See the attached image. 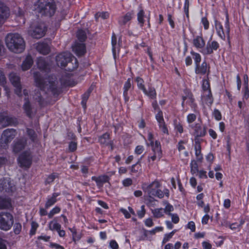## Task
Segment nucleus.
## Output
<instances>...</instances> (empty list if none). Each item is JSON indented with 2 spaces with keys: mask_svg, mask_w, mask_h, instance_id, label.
<instances>
[{
  "mask_svg": "<svg viewBox=\"0 0 249 249\" xmlns=\"http://www.w3.org/2000/svg\"><path fill=\"white\" fill-rule=\"evenodd\" d=\"M202 100L207 105H211L213 102V99L211 90H207L203 92Z\"/></svg>",
  "mask_w": 249,
  "mask_h": 249,
  "instance_id": "33",
  "label": "nucleus"
},
{
  "mask_svg": "<svg viewBox=\"0 0 249 249\" xmlns=\"http://www.w3.org/2000/svg\"><path fill=\"white\" fill-rule=\"evenodd\" d=\"M36 50L40 53L47 54L50 51V48L48 44L44 42H39L36 45Z\"/></svg>",
  "mask_w": 249,
  "mask_h": 249,
  "instance_id": "26",
  "label": "nucleus"
},
{
  "mask_svg": "<svg viewBox=\"0 0 249 249\" xmlns=\"http://www.w3.org/2000/svg\"><path fill=\"white\" fill-rule=\"evenodd\" d=\"M21 230V225L19 223H16L14 226V232L18 234L20 233Z\"/></svg>",
  "mask_w": 249,
  "mask_h": 249,
  "instance_id": "60",
  "label": "nucleus"
},
{
  "mask_svg": "<svg viewBox=\"0 0 249 249\" xmlns=\"http://www.w3.org/2000/svg\"><path fill=\"white\" fill-rule=\"evenodd\" d=\"M193 44L197 50L200 49V50H201L203 49L204 47L205 46L206 43L202 35H201L196 36L194 37L193 40Z\"/></svg>",
  "mask_w": 249,
  "mask_h": 249,
  "instance_id": "23",
  "label": "nucleus"
},
{
  "mask_svg": "<svg viewBox=\"0 0 249 249\" xmlns=\"http://www.w3.org/2000/svg\"><path fill=\"white\" fill-rule=\"evenodd\" d=\"M17 131L14 129H6L3 131L0 140V146L6 148L7 144L15 137Z\"/></svg>",
  "mask_w": 249,
  "mask_h": 249,
  "instance_id": "8",
  "label": "nucleus"
},
{
  "mask_svg": "<svg viewBox=\"0 0 249 249\" xmlns=\"http://www.w3.org/2000/svg\"><path fill=\"white\" fill-rule=\"evenodd\" d=\"M156 118L159 123L160 128L164 134H168V129L165 124V122L163 118L162 112L159 110L158 113L156 115Z\"/></svg>",
  "mask_w": 249,
  "mask_h": 249,
  "instance_id": "20",
  "label": "nucleus"
},
{
  "mask_svg": "<svg viewBox=\"0 0 249 249\" xmlns=\"http://www.w3.org/2000/svg\"><path fill=\"white\" fill-rule=\"evenodd\" d=\"M213 115L217 121H219L222 118V115L220 111L217 109H214Z\"/></svg>",
  "mask_w": 249,
  "mask_h": 249,
  "instance_id": "54",
  "label": "nucleus"
},
{
  "mask_svg": "<svg viewBox=\"0 0 249 249\" xmlns=\"http://www.w3.org/2000/svg\"><path fill=\"white\" fill-rule=\"evenodd\" d=\"M132 86V80L130 78L127 79V81L124 84L123 87V96L125 102H127L129 100L128 91L130 89Z\"/></svg>",
  "mask_w": 249,
  "mask_h": 249,
  "instance_id": "27",
  "label": "nucleus"
},
{
  "mask_svg": "<svg viewBox=\"0 0 249 249\" xmlns=\"http://www.w3.org/2000/svg\"><path fill=\"white\" fill-rule=\"evenodd\" d=\"M18 161L20 166L28 168L32 163V156L29 151L22 153L18 157Z\"/></svg>",
  "mask_w": 249,
  "mask_h": 249,
  "instance_id": "14",
  "label": "nucleus"
},
{
  "mask_svg": "<svg viewBox=\"0 0 249 249\" xmlns=\"http://www.w3.org/2000/svg\"><path fill=\"white\" fill-rule=\"evenodd\" d=\"M26 144V140L21 138L15 141L13 144V151L15 153H18L23 148Z\"/></svg>",
  "mask_w": 249,
  "mask_h": 249,
  "instance_id": "22",
  "label": "nucleus"
},
{
  "mask_svg": "<svg viewBox=\"0 0 249 249\" xmlns=\"http://www.w3.org/2000/svg\"><path fill=\"white\" fill-rule=\"evenodd\" d=\"M157 145V148L156 146L152 149V151L154 153V155L151 156H149L148 157V165H151L153 163V161H155L156 160H160V158L162 157V151L161 147H160V146H158V143H156Z\"/></svg>",
  "mask_w": 249,
  "mask_h": 249,
  "instance_id": "18",
  "label": "nucleus"
},
{
  "mask_svg": "<svg viewBox=\"0 0 249 249\" xmlns=\"http://www.w3.org/2000/svg\"><path fill=\"white\" fill-rule=\"evenodd\" d=\"M47 28L43 23H37L32 24L28 31L29 34L33 37L39 39L45 35Z\"/></svg>",
  "mask_w": 249,
  "mask_h": 249,
  "instance_id": "6",
  "label": "nucleus"
},
{
  "mask_svg": "<svg viewBox=\"0 0 249 249\" xmlns=\"http://www.w3.org/2000/svg\"><path fill=\"white\" fill-rule=\"evenodd\" d=\"M189 126L193 129V135L196 138L204 137L206 133V127L202 126L200 124L197 123L195 124H190Z\"/></svg>",
  "mask_w": 249,
  "mask_h": 249,
  "instance_id": "15",
  "label": "nucleus"
},
{
  "mask_svg": "<svg viewBox=\"0 0 249 249\" xmlns=\"http://www.w3.org/2000/svg\"><path fill=\"white\" fill-rule=\"evenodd\" d=\"M33 99L37 102L39 105L43 106L44 105V100L41 97V93L37 90H35L34 94H33Z\"/></svg>",
  "mask_w": 249,
  "mask_h": 249,
  "instance_id": "38",
  "label": "nucleus"
},
{
  "mask_svg": "<svg viewBox=\"0 0 249 249\" xmlns=\"http://www.w3.org/2000/svg\"><path fill=\"white\" fill-rule=\"evenodd\" d=\"M10 16V11L3 2L0 1V26L2 25Z\"/></svg>",
  "mask_w": 249,
  "mask_h": 249,
  "instance_id": "17",
  "label": "nucleus"
},
{
  "mask_svg": "<svg viewBox=\"0 0 249 249\" xmlns=\"http://www.w3.org/2000/svg\"><path fill=\"white\" fill-rule=\"evenodd\" d=\"M5 41L7 47L12 52L19 53L25 50V42L19 34H8L5 37Z\"/></svg>",
  "mask_w": 249,
  "mask_h": 249,
  "instance_id": "2",
  "label": "nucleus"
},
{
  "mask_svg": "<svg viewBox=\"0 0 249 249\" xmlns=\"http://www.w3.org/2000/svg\"><path fill=\"white\" fill-rule=\"evenodd\" d=\"M244 221L243 220L241 219V220H240L239 223L236 222V223L230 224H229V227L232 230L239 231L241 229V227L244 224Z\"/></svg>",
  "mask_w": 249,
  "mask_h": 249,
  "instance_id": "42",
  "label": "nucleus"
},
{
  "mask_svg": "<svg viewBox=\"0 0 249 249\" xmlns=\"http://www.w3.org/2000/svg\"><path fill=\"white\" fill-rule=\"evenodd\" d=\"M122 183L124 187H128L132 185V180L130 178H126L123 180Z\"/></svg>",
  "mask_w": 249,
  "mask_h": 249,
  "instance_id": "63",
  "label": "nucleus"
},
{
  "mask_svg": "<svg viewBox=\"0 0 249 249\" xmlns=\"http://www.w3.org/2000/svg\"><path fill=\"white\" fill-rule=\"evenodd\" d=\"M191 54L193 56V59L195 61V66L197 64H199L201 60V56L200 54L197 53H196L193 51H192L191 52Z\"/></svg>",
  "mask_w": 249,
  "mask_h": 249,
  "instance_id": "47",
  "label": "nucleus"
},
{
  "mask_svg": "<svg viewBox=\"0 0 249 249\" xmlns=\"http://www.w3.org/2000/svg\"><path fill=\"white\" fill-rule=\"evenodd\" d=\"M14 223V218L12 214L7 212L0 213V229L4 231L10 230Z\"/></svg>",
  "mask_w": 249,
  "mask_h": 249,
  "instance_id": "7",
  "label": "nucleus"
},
{
  "mask_svg": "<svg viewBox=\"0 0 249 249\" xmlns=\"http://www.w3.org/2000/svg\"><path fill=\"white\" fill-rule=\"evenodd\" d=\"M58 176L56 173H53L47 178L45 183L46 184H50L53 182L54 180L57 178Z\"/></svg>",
  "mask_w": 249,
  "mask_h": 249,
  "instance_id": "49",
  "label": "nucleus"
},
{
  "mask_svg": "<svg viewBox=\"0 0 249 249\" xmlns=\"http://www.w3.org/2000/svg\"><path fill=\"white\" fill-rule=\"evenodd\" d=\"M91 179L95 181L97 185L99 187H102L105 183L109 181V177L107 175H102L99 177L93 176Z\"/></svg>",
  "mask_w": 249,
  "mask_h": 249,
  "instance_id": "29",
  "label": "nucleus"
},
{
  "mask_svg": "<svg viewBox=\"0 0 249 249\" xmlns=\"http://www.w3.org/2000/svg\"><path fill=\"white\" fill-rule=\"evenodd\" d=\"M38 227V224L34 221L31 223V229L30 230V234L34 235L36 233V231Z\"/></svg>",
  "mask_w": 249,
  "mask_h": 249,
  "instance_id": "52",
  "label": "nucleus"
},
{
  "mask_svg": "<svg viewBox=\"0 0 249 249\" xmlns=\"http://www.w3.org/2000/svg\"><path fill=\"white\" fill-rule=\"evenodd\" d=\"M74 60L75 65L71 67L69 66V71H72L78 67V62L76 58L72 56V54L69 52H64L57 55L56 57V62L57 65L60 67H65L67 65L71 63V61Z\"/></svg>",
  "mask_w": 249,
  "mask_h": 249,
  "instance_id": "5",
  "label": "nucleus"
},
{
  "mask_svg": "<svg viewBox=\"0 0 249 249\" xmlns=\"http://www.w3.org/2000/svg\"><path fill=\"white\" fill-rule=\"evenodd\" d=\"M109 246L112 249H118L119 248L118 243L114 240H112L110 241Z\"/></svg>",
  "mask_w": 249,
  "mask_h": 249,
  "instance_id": "64",
  "label": "nucleus"
},
{
  "mask_svg": "<svg viewBox=\"0 0 249 249\" xmlns=\"http://www.w3.org/2000/svg\"><path fill=\"white\" fill-rule=\"evenodd\" d=\"M18 123L17 119L8 115L7 112H3L0 113V124L3 127L8 125H16Z\"/></svg>",
  "mask_w": 249,
  "mask_h": 249,
  "instance_id": "10",
  "label": "nucleus"
},
{
  "mask_svg": "<svg viewBox=\"0 0 249 249\" xmlns=\"http://www.w3.org/2000/svg\"><path fill=\"white\" fill-rule=\"evenodd\" d=\"M61 211V208L59 206H56L53 208L48 213V217L49 218H52L54 215L59 213Z\"/></svg>",
  "mask_w": 249,
  "mask_h": 249,
  "instance_id": "46",
  "label": "nucleus"
},
{
  "mask_svg": "<svg viewBox=\"0 0 249 249\" xmlns=\"http://www.w3.org/2000/svg\"><path fill=\"white\" fill-rule=\"evenodd\" d=\"M36 6L38 12L49 17L53 15L56 11L53 0H38Z\"/></svg>",
  "mask_w": 249,
  "mask_h": 249,
  "instance_id": "4",
  "label": "nucleus"
},
{
  "mask_svg": "<svg viewBox=\"0 0 249 249\" xmlns=\"http://www.w3.org/2000/svg\"><path fill=\"white\" fill-rule=\"evenodd\" d=\"M151 212L155 218H160L163 216L165 211L162 208H156L151 210Z\"/></svg>",
  "mask_w": 249,
  "mask_h": 249,
  "instance_id": "40",
  "label": "nucleus"
},
{
  "mask_svg": "<svg viewBox=\"0 0 249 249\" xmlns=\"http://www.w3.org/2000/svg\"><path fill=\"white\" fill-rule=\"evenodd\" d=\"M48 227L50 230L52 231H58L61 229V225L58 222L57 218L55 217L48 224Z\"/></svg>",
  "mask_w": 249,
  "mask_h": 249,
  "instance_id": "34",
  "label": "nucleus"
},
{
  "mask_svg": "<svg viewBox=\"0 0 249 249\" xmlns=\"http://www.w3.org/2000/svg\"><path fill=\"white\" fill-rule=\"evenodd\" d=\"M219 47V43L215 41H208L203 49L200 50L201 53L203 55H209L213 53V51H216Z\"/></svg>",
  "mask_w": 249,
  "mask_h": 249,
  "instance_id": "12",
  "label": "nucleus"
},
{
  "mask_svg": "<svg viewBox=\"0 0 249 249\" xmlns=\"http://www.w3.org/2000/svg\"><path fill=\"white\" fill-rule=\"evenodd\" d=\"M26 131L28 136L29 137L31 141L33 142H35L37 137V135L35 131L33 129L30 128H27Z\"/></svg>",
  "mask_w": 249,
  "mask_h": 249,
  "instance_id": "48",
  "label": "nucleus"
},
{
  "mask_svg": "<svg viewBox=\"0 0 249 249\" xmlns=\"http://www.w3.org/2000/svg\"><path fill=\"white\" fill-rule=\"evenodd\" d=\"M161 184L158 180H155L149 184H144L142 185L143 191L147 193L151 199L153 198L152 196L157 197L159 198H162L164 196L167 197L169 196V191L167 189H164L163 191L160 188Z\"/></svg>",
  "mask_w": 249,
  "mask_h": 249,
  "instance_id": "3",
  "label": "nucleus"
},
{
  "mask_svg": "<svg viewBox=\"0 0 249 249\" xmlns=\"http://www.w3.org/2000/svg\"><path fill=\"white\" fill-rule=\"evenodd\" d=\"M145 213V211L144 209V206L142 205L141 206V210L137 212V214L139 218H142L144 217Z\"/></svg>",
  "mask_w": 249,
  "mask_h": 249,
  "instance_id": "62",
  "label": "nucleus"
},
{
  "mask_svg": "<svg viewBox=\"0 0 249 249\" xmlns=\"http://www.w3.org/2000/svg\"><path fill=\"white\" fill-rule=\"evenodd\" d=\"M201 22L204 26L205 30H207L209 28V22L206 17H203L201 18Z\"/></svg>",
  "mask_w": 249,
  "mask_h": 249,
  "instance_id": "58",
  "label": "nucleus"
},
{
  "mask_svg": "<svg viewBox=\"0 0 249 249\" xmlns=\"http://www.w3.org/2000/svg\"><path fill=\"white\" fill-rule=\"evenodd\" d=\"M134 15V12L133 11L127 12L124 16L119 18L118 20L119 24L121 25H125L127 22L132 18Z\"/></svg>",
  "mask_w": 249,
  "mask_h": 249,
  "instance_id": "32",
  "label": "nucleus"
},
{
  "mask_svg": "<svg viewBox=\"0 0 249 249\" xmlns=\"http://www.w3.org/2000/svg\"><path fill=\"white\" fill-rule=\"evenodd\" d=\"M15 189V186L11 183L8 178L0 179V190L6 192H12Z\"/></svg>",
  "mask_w": 249,
  "mask_h": 249,
  "instance_id": "19",
  "label": "nucleus"
},
{
  "mask_svg": "<svg viewBox=\"0 0 249 249\" xmlns=\"http://www.w3.org/2000/svg\"><path fill=\"white\" fill-rule=\"evenodd\" d=\"M185 101H186V103L188 104L193 109L194 112L197 113L198 112L197 105L195 103V99L191 92H187L186 93L185 96H182V102L181 104L182 107L184 106Z\"/></svg>",
  "mask_w": 249,
  "mask_h": 249,
  "instance_id": "13",
  "label": "nucleus"
},
{
  "mask_svg": "<svg viewBox=\"0 0 249 249\" xmlns=\"http://www.w3.org/2000/svg\"><path fill=\"white\" fill-rule=\"evenodd\" d=\"M11 207V203L9 198L0 197V209H10Z\"/></svg>",
  "mask_w": 249,
  "mask_h": 249,
  "instance_id": "35",
  "label": "nucleus"
},
{
  "mask_svg": "<svg viewBox=\"0 0 249 249\" xmlns=\"http://www.w3.org/2000/svg\"><path fill=\"white\" fill-rule=\"evenodd\" d=\"M60 193H53L52 196H48L46 201L45 204L46 209H49L51 206H53L57 201V197L60 195Z\"/></svg>",
  "mask_w": 249,
  "mask_h": 249,
  "instance_id": "24",
  "label": "nucleus"
},
{
  "mask_svg": "<svg viewBox=\"0 0 249 249\" xmlns=\"http://www.w3.org/2000/svg\"><path fill=\"white\" fill-rule=\"evenodd\" d=\"M48 60V58L46 59L42 57L38 58L36 63L38 69L45 71L50 70V65Z\"/></svg>",
  "mask_w": 249,
  "mask_h": 249,
  "instance_id": "21",
  "label": "nucleus"
},
{
  "mask_svg": "<svg viewBox=\"0 0 249 249\" xmlns=\"http://www.w3.org/2000/svg\"><path fill=\"white\" fill-rule=\"evenodd\" d=\"M144 148L142 145H138L136 147L135 149V154L137 155H141L144 151Z\"/></svg>",
  "mask_w": 249,
  "mask_h": 249,
  "instance_id": "59",
  "label": "nucleus"
},
{
  "mask_svg": "<svg viewBox=\"0 0 249 249\" xmlns=\"http://www.w3.org/2000/svg\"><path fill=\"white\" fill-rule=\"evenodd\" d=\"M146 17H147V16L145 15L143 10L142 8H140L139 9V12L137 14V19L139 24L141 27H142L143 26L145 21L144 18H146Z\"/></svg>",
  "mask_w": 249,
  "mask_h": 249,
  "instance_id": "36",
  "label": "nucleus"
},
{
  "mask_svg": "<svg viewBox=\"0 0 249 249\" xmlns=\"http://www.w3.org/2000/svg\"><path fill=\"white\" fill-rule=\"evenodd\" d=\"M34 77L36 86L41 90L46 93L51 91L54 95L58 94L59 90L55 84L56 81L55 77L49 76L44 78L39 72H35L34 73Z\"/></svg>",
  "mask_w": 249,
  "mask_h": 249,
  "instance_id": "1",
  "label": "nucleus"
},
{
  "mask_svg": "<svg viewBox=\"0 0 249 249\" xmlns=\"http://www.w3.org/2000/svg\"><path fill=\"white\" fill-rule=\"evenodd\" d=\"M214 26L218 36L222 39L225 40L226 38L225 34L224 32L223 27L221 22L217 19H214Z\"/></svg>",
  "mask_w": 249,
  "mask_h": 249,
  "instance_id": "28",
  "label": "nucleus"
},
{
  "mask_svg": "<svg viewBox=\"0 0 249 249\" xmlns=\"http://www.w3.org/2000/svg\"><path fill=\"white\" fill-rule=\"evenodd\" d=\"M168 214L169 215L171 216L172 221L173 223H174L175 224H177L179 222V218L177 214L171 213H168Z\"/></svg>",
  "mask_w": 249,
  "mask_h": 249,
  "instance_id": "61",
  "label": "nucleus"
},
{
  "mask_svg": "<svg viewBox=\"0 0 249 249\" xmlns=\"http://www.w3.org/2000/svg\"><path fill=\"white\" fill-rule=\"evenodd\" d=\"M196 115L194 113H190L187 116V122L188 124H192L194 122L196 121Z\"/></svg>",
  "mask_w": 249,
  "mask_h": 249,
  "instance_id": "50",
  "label": "nucleus"
},
{
  "mask_svg": "<svg viewBox=\"0 0 249 249\" xmlns=\"http://www.w3.org/2000/svg\"><path fill=\"white\" fill-rule=\"evenodd\" d=\"M202 88L203 90V92H205L207 90H210V85L208 80H203Z\"/></svg>",
  "mask_w": 249,
  "mask_h": 249,
  "instance_id": "57",
  "label": "nucleus"
},
{
  "mask_svg": "<svg viewBox=\"0 0 249 249\" xmlns=\"http://www.w3.org/2000/svg\"><path fill=\"white\" fill-rule=\"evenodd\" d=\"M9 80L15 88V93L19 97L22 95L20 78L16 73L11 72L9 76Z\"/></svg>",
  "mask_w": 249,
  "mask_h": 249,
  "instance_id": "9",
  "label": "nucleus"
},
{
  "mask_svg": "<svg viewBox=\"0 0 249 249\" xmlns=\"http://www.w3.org/2000/svg\"><path fill=\"white\" fill-rule=\"evenodd\" d=\"M143 93L151 99H155L156 98V90L153 87H149L148 90L146 89V92H143Z\"/></svg>",
  "mask_w": 249,
  "mask_h": 249,
  "instance_id": "41",
  "label": "nucleus"
},
{
  "mask_svg": "<svg viewBox=\"0 0 249 249\" xmlns=\"http://www.w3.org/2000/svg\"><path fill=\"white\" fill-rule=\"evenodd\" d=\"M77 37L81 42H84L87 38V35L85 31L79 30L77 32Z\"/></svg>",
  "mask_w": 249,
  "mask_h": 249,
  "instance_id": "45",
  "label": "nucleus"
},
{
  "mask_svg": "<svg viewBox=\"0 0 249 249\" xmlns=\"http://www.w3.org/2000/svg\"><path fill=\"white\" fill-rule=\"evenodd\" d=\"M93 89V88L91 86L89 89L82 95V100L81 101V104L83 107L86 108V103L88 101L89 95Z\"/></svg>",
  "mask_w": 249,
  "mask_h": 249,
  "instance_id": "37",
  "label": "nucleus"
},
{
  "mask_svg": "<svg viewBox=\"0 0 249 249\" xmlns=\"http://www.w3.org/2000/svg\"><path fill=\"white\" fill-rule=\"evenodd\" d=\"M77 144L75 141H71L69 143V149L70 152H74L77 149Z\"/></svg>",
  "mask_w": 249,
  "mask_h": 249,
  "instance_id": "55",
  "label": "nucleus"
},
{
  "mask_svg": "<svg viewBox=\"0 0 249 249\" xmlns=\"http://www.w3.org/2000/svg\"><path fill=\"white\" fill-rule=\"evenodd\" d=\"M136 81L138 88L142 90L143 92H146V88L144 85L143 80L140 77H137L136 78Z\"/></svg>",
  "mask_w": 249,
  "mask_h": 249,
  "instance_id": "44",
  "label": "nucleus"
},
{
  "mask_svg": "<svg viewBox=\"0 0 249 249\" xmlns=\"http://www.w3.org/2000/svg\"><path fill=\"white\" fill-rule=\"evenodd\" d=\"M148 140L150 142V145L152 147V149L155 148L156 146L157 147L156 143H158V144H159L160 147H161L160 143L158 141H156L155 142L154 141V137L153 135L151 132H148Z\"/></svg>",
  "mask_w": 249,
  "mask_h": 249,
  "instance_id": "43",
  "label": "nucleus"
},
{
  "mask_svg": "<svg viewBox=\"0 0 249 249\" xmlns=\"http://www.w3.org/2000/svg\"><path fill=\"white\" fill-rule=\"evenodd\" d=\"M23 94L25 96L24 103L23 105V108L26 115L31 118L34 113H35L34 108L31 105V104L28 99V91L25 89L23 90Z\"/></svg>",
  "mask_w": 249,
  "mask_h": 249,
  "instance_id": "11",
  "label": "nucleus"
},
{
  "mask_svg": "<svg viewBox=\"0 0 249 249\" xmlns=\"http://www.w3.org/2000/svg\"><path fill=\"white\" fill-rule=\"evenodd\" d=\"M72 50L78 56H82L86 53L85 45L83 43L75 42Z\"/></svg>",
  "mask_w": 249,
  "mask_h": 249,
  "instance_id": "25",
  "label": "nucleus"
},
{
  "mask_svg": "<svg viewBox=\"0 0 249 249\" xmlns=\"http://www.w3.org/2000/svg\"><path fill=\"white\" fill-rule=\"evenodd\" d=\"M190 166L191 169V171L195 173L196 172H198V166L195 160H193L191 161L190 163Z\"/></svg>",
  "mask_w": 249,
  "mask_h": 249,
  "instance_id": "56",
  "label": "nucleus"
},
{
  "mask_svg": "<svg viewBox=\"0 0 249 249\" xmlns=\"http://www.w3.org/2000/svg\"><path fill=\"white\" fill-rule=\"evenodd\" d=\"M16 15L17 16V20L20 23L24 24L25 22L24 18H23V11L20 8H18L17 10H15Z\"/></svg>",
  "mask_w": 249,
  "mask_h": 249,
  "instance_id": "39",
  "label": "nucleus"
},
{
  "mask_svg": "<svg viewBox=\"0 0 249 249\" xmlns=\"http://www.w3.org/2000/svg\"><path fill=\"white\" fill-rule=\"evenodd\" d=\"M98 142L102 145L105 146L112 145V142L110 140L109 135L105 133L99 137Z\"/></svg>",
  "mask_w": 249,
  "mask_h": 249,
  "instance_id": "30",
  "label": "nucleus"
},
{
  "mask_svg": "<svg viewBox=\"0 0 249 249\" xmlns=\"http://www.w3.org/2000/svg\"><path fill=\"white\" fill-rule=\"evenodd\" d=\"M189 0H185L184 4V12L186 15V17L189 18Z\"/></svg>",
  "mask_w": 249,
  "mask_h": 249,
  "instance_id": "53",
  "label": "nucleus"
},
{
  "mask_svg": "<svg viewBox=\"0 0 249 249\" xmlns=\"http://www.w3.org/2000/svg\"><path fill=\"white\" fill-rule=\"evenodd\" d=\"M195 73L196 74L208 75L210 72V66L207 62L204 61L201 65L200 63L195 66Z\"/></svg>",
  "mask_w": 249,
  "mask_h": 249,
  "instance_id": "16",
  "label": "nucleus"
},
{
  "mask_svg": "<svg viewBox=\"0 0 249 249\" xmlns=\"http://www.w3.org/2000/svg\"><path fill=\"white\" fill-rule=\"evenodd\" d=\"M33 64V59L30 55L26 56L21 65V69L23 71H27L31 68Z\"/></svg>",
  "mask_w": 249,
  "mask_h": 249,
  "instance_id": "31",
  "label": "nucleus"
},
{
  "mask_svg": "<svg viewBox=\"0 0 249 249\" xmlns=\"http://www.w3.org/2000/svg\"><path fill=\"white\" fill-rule=\"evenodd\" d=\"M111 44L112 46V52L114 55H115V53L116 51V46L117 45V38L114 33H113L112 36Z\"/></svg>",
  "mask_w": 249,
  "mask_h": 249,
  "instance_id": "51",
  "label": "nucleus"
}]
</instances>
